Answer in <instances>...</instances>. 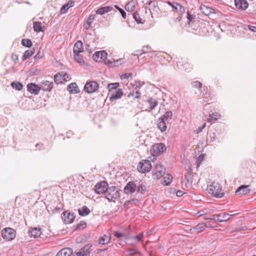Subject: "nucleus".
Here are the masks:
<instances>
[{
	"instance_id": "f257e3e1",
	"label": "nucleus",
	"mask_w": 256,
	"mask_h": 256,
	"mask_svg": "<svg viewBox=\"0 0 256 256\" xmlns=\"http://www.w3.org/2000/svg\"><path fill=\"white\" fill-rule=\"evenodd\" d=\"M106 198L109 201L115 202L116 199H118L120 196V192L116 190L115 186H108L105 194Z\"/></svg>"
},
{
	"instance_id": "f03ea898",
	"label": "nucleus",
	"mask_w": 256,
	"mask_h": 256,
	"mask_svg": "<svg viewBox=\"0 0 256 256\" xmlns=\"http://www.w3.org/2000/svg\"><path fill=\"white\" fill-rule=\"evenodd\" d=\"M222 188L220 185L218 183H212L209 186V192L213 195L214 196L221 198L224 195V192H221Z\"/></svg>"
},
{
	"instance_id": "7ed1b4c3",
	"label": "nucleus",
	"mask_w": 256,
	"mask_h": 256,
	"mask_svg": "<svg viewBox=\"0 0 256 256\" xmlns=\"http://www.w3.org/2000/svg\"><path fill=\"white\" fill-rule=\"evenodd\" d=\"M16 231L10 228H4L1 232L2 238L8 240H14L16 237Z\"/></svg>"
},
{
	"instance_id": "20e7f679",
	"label": "nucleus",
	"mask_w": 256,
	"mask_h": 256,
	"mask_svg": "<svg viewBox=\"0 0 256 256\" xmlns=\"http://www.w3.org/2000/svg\"><path fill=\"white\" fill-rule=\"evenodd\" d=\"M99 88V84L96 81L87 82L84 85V90L88 93L92 94L96 92Z\"/></svg>"
},
{
	"instance_id": "39448f33",
	"label": "nucleus",
	"mask_w": 256,
	"mask_h": 256,
	"mask_svg": "<svg viewBox=\"0 0 256 256\" xmlns=\"http://www.w3.org/2000/svg\"><path fill=\"white\" fill-rule=\"evenodd\" d=\"M151 168V164L148 160H142L139 163L137 167L138 170L143 174L150 172Z\"/></svg>"
},
{
	"instance_id": "423d86ee",
	"label": "nucleus",
	"mask_w": 256,
	"mask_h": 256,
	"mask_svg": "<svg viewBox=\"0 0 256 256\" xmlns=\"http://www.w3.org/2000/svg\"><path fill=\"white\" fill-rule=\"evenodd\" d=\"M61 217L64 224H69L73 222L76 216L74 212L67 210L62 212Z\"/></svg>"
},
{
	"instance_id": "0eeeda50",
	"label": "nucleus",
	"mask_w": 256,
	"mask_h": 256,
	"mask_svg": "<svg viewBox=\"0 0 256 256\" xmlns=\"http://www.w3.org/2000/svg\"><path fill=\"white\" fill-rule=\"evenodd\" d=\"M108 186V183L106 181H100L95 185L94 190L97 194H106Z\"/></svg>"
},
{
	"instance_id": "6e6552de",
	"label": "nucleus",
	"mask_w": 256,
	"mask_h": 256,
	"mask_svg": "<svg viewBox=\"0 0 256 256\" xmlns=\"http://www.w3.org/2000/svg\"><path fill=\"white\" fill-rule=\"evenodd\" d=\"M155 172L154 176L157 179H159L164 176L166 173V168L160 164H158L154 168Z\"/></svg>"
},
{
	"instance_id": "1a4fd4ad",
	"label": "nucleus",
	"mask_w": 256,
	"mask_h": 256,
	"mask_svg": "<svg viewBox=\"0 0 256 256\" xmlns=\"http://www.w3.org/2000/svg\"><path fill=\"white\" fill-rule=\"evenodd\" d=\"M136 188L137 185L134 182H129L124 188V191L126 194H132L136 190Z\"/></svg>"
},
{
	"instance_id": "9d476101",
	"label": "nucleus",
	"mask_w": 256,
	"mask_h": 256,
	"mask_svg": "<svg viewBox=\"0 0 256 256\" xmlns=\"http://www.w3.org/2000/svg\"><path fill=\"white\" fill-rule=\"evenodd\" d=\"M108 54L104 50L96 52L93 54V58L96 62L104 60L107 58Z\"/></svg>"
},
{
	"instance_id": "9b49d317",
	"label": "nucleus",
	"mask_w": 256,
	"mask_h": 256,
	"mask_svg": "<svg viewBox=\"0 0 256 256\" xmlns=\"http://www.w3.org/2000/svg\"><path fill=\"white\" fill-rule=\"evenodd\" d=\"M68 78V74L66 72H58L54 76V82L57 84L62 83Z\"/></svg>"
},
{
	"instance_id": "f8f14e48",
	"label": "nucleus",
	"mask_w": 256,
	"mask_h": 256,
	"mask_svg": "<svg viewBox=\"0 0 256 256\" xmlns=\"http://www.w3.org/2000/svg\"><path fill=\"white\" fill-rule=\"evenodd\" d=\"M152 152L154 155H158L160 152H164L166 150V146L162 143H158L154 144L152 146Z\"/></svg>"
},
{
	"instance_id": "ddd939ff",
	"label": "nucleus",
	"mask_w": 256,
	"mask_h": 256,
	"mask_svg": "<svg viewBox=\"0 0 256 256\" xmlns=\"http://www.w3.org/2000/svg\"><path fill=\"white\" fill-rule=\"evenodd\" d=\"M54 87L52 82L48 80H43L40 82V90L46 92H50Z\"/></svg>"
},
{
	"instance_id": "4468645a",
	"label": "nucleus",
	"mask_w": 256,
	"mask_h": 256,
	"mask_svg": "<svg viewBox=\"0 0 256 256\" xmlns=\"http://www.w3.org/2000/svg\"><path fill=\"white\" fill-rule=\"evenodd\" d=\"M236 8L239 10H244L248 6V3L246 0H234Z\"/></svg>"
},
{
	"instance_id": "2eb2a0df",
	"label": "nucleus",
	"mask_w": 256,
	"mask_h": 256,
	"mask_svg": "<svg viewBox=\"0 0 256 256\" xmlns=\"http://www.w3.org/2000/svg\"><path fill=\"white\" fill-rule=\"evenodd\" d=\"M27 88L28 92L34 94H38L40 90V86L34 83L28 84Z\"/></svg>"
},
{
	"instance_id": "dca6fc26",
	"label": "nucleus",
	"mask_w": 256,
	"mask_h": 256,
	"mask_svg": "<svg viewBox=\"0 0 256 256\" xmlns=\"http://www.w3.org/2000/svg\"><path fill=\"white\" fill-rule=\"evenodd\" d=\"M123 90L121 88L118 89L116 92L112 94L110 96V100L111 101L120 98L123 95Z\"/></svg>"
},
{
	"instance_id": "f3484780",
	"label": "nucleus",
	"mask_w": 256,
	"mask_h": 256,
	"mask_svg": "<svg viewBox=\"0 0 256 256\" xmlns=\"http://www.w3.org/2000/svg\"><path fill=\"white\" fill-rule=\"evenodd\" d=\"M230 216L229 214L226 212L216 214V216H217L216 221L220 222H226L229 219Z\"/></svg>"
},
{
	"instance_id": "a211bd4d",
	"label": "nucleus",
	"mask_w": 256,
	"mask_h": 256,
	"mask_svg": "<svg viewBox=\"0 0 256 256\" xmlns=\"http://www.w3.org/2000/svg\"><path fill=\"white\" fill-rule=\"evenodd\" d=\"M82 52H83V44L81 40H79L74 45L73 52L78 54Z\"/></svg>"
},
{
	"instance_id": "6ab92c4d",
	"label": "nucleus",
	"mask_w": 256,
	"mask_h": 256,
	"mask_svg": "<svg viewBox=\"0 0 256 256\" xmlns=\"http://www.w3.org/2000/svg\"><path fill=\"white\" fill-rule=\"evenodd\" d=\"M200 10L202 12L205 14L206 16H209L212 14L215 13L214 12V9L210 7H208L205 5H202L200 7Z\"/></svg>"
},
{
	"instance_id": "aec40b11",
	"label": "nucleus",
	"mask_w": 256,
	"mask_h": 256,
	"mask_svg": "<svg viewBox=\"0 0 256 256\" xmlns=\"http://www.w3.org/2000/svg\"><path fill=\"white\" fill-rule=\"evenodd\" d=\"M248 186L242 185L238 188L236 191V192L240 194H246L250 192V190L248 188Z\"/></svg>"
},
{
	"instance_id": "412c9836",
	"label": "nucleus",
	"mask_w": 256,
	"mask_h": 256,
	"mask_svg": "<svg viewBox=\"0 0 256 256\" xmlns=\"http://www.w3.org/2000/svg\"><path fill=\"white\" fill-rule=\"evenodd\" d=\"M28 233L30 234L31 236H34V238L40 237L42 234L41 229L36 228H31L28 230Z\"/></svg>"
},
{
	"instance_id": "4be33fe9",
	"label": "nucleus",
	"mask_w": 256,
	"mask_h": 256,
	"mask_svg": "<svg viewBox=\"0 0 256 256\" xmlns=\"http://www.w3.org/2000/svg\"><path fill=\"white\" fill-rule=\"evenodd\" d=\"M72 254V250L70 248H65L61 250L56 256H70Z\"/></svg>"
},
{
	"instance_id": "5701e85b",
	"label": "nucleus",
	"mask_w": 256,
	"mask_h": 256,
	"mask_svg": "<svg viewBox=\"0 0 256 256\" xmlns=\"http://www.w3.org/2000/svg\"><path fill=\"white\" fill-rule=\"evenodd\" d=\"M67 90L71 94H77L80 92L78 88L76 82L70 84L67 86Z\"/></svg>"
},
{
	"instance_id": "b1692460",
	"label": "nucleus",
	"mask_w": 256,
	"mask_h": 256,
	"mask_svg": "<svg viewBox=\"0 0 256 256\" xmlns=\"http://www.w3.org/2000/svg\"><path fill=\"white\" fill-rule=\"evenodd\" d=\"M166 121L160 118L158 120V128L161 132H164L166 130L167 126Z\"/></svg>"
},
{
	"instance_id": "393cba45",
	"label": "nucleus",
	"mask_w": 256,
	"mask_h": 256,
	"mask_svg": "<svg viewBox=\"0 0 256 256\" xmlns=\"http://www.w3.org/2000/svg\"><path fill=\"white\" fill-rule=\"evenodd\" d=\"M120 84L118 82L108 84L106 86L109 92L108 94L111 95L112 94L116 92Z\"/></svg>"
},
{
	"instance_id": "a878e982",
	"label": "nucleus",
	"mask_w": 256,
	"mask_h": 256,
	"mask_svg": "<svg viewBox=\"0 0 256 256\" xmlns=\"http://www.w3.org/2000/svg\"><path fill=\"white\" fill-rule=\"evenodd\" d=\"M34 30L39 32H44L46 28L44 26H42V24L40 22H33Z\"/></svg>"
},
{
	"instance_id": "bb28decb",
	"label": "nucleus",
	"mask_w": 256,
	"mask_h": 256,
	"mask_svg": "<svg viewBox=\"0 0 256 256\" xmlns=\"http://www.w3.org/2000/svg\"><path fill=\"white\" fill-rule=\"evenodd\" d=\"M173 10L179 15L182 16L185 12V8L178 3H176V6H173Z\"/></svg>"
},
{
	"instance_id": "cd10ccee",
	"label": "nucleus",
	"mask_w": 256,
	"mask_h": 256,
	"mask_svg": "<svg viewBox=\"0 0 256 256\" xmlns=\"http://www.w3.org/2000/svg\"><path fill=\"white\" fill-rule=\"evenodd\" d=\"M74 0H69L68 2L63 5L62 8L60 9V13L64 14L67 10L69 9V8L74 6Z\"/></svg>"
},
{
	"instance_id": "c85d7f7f",
	"label": "nucleus",
	"mask_w": 256,
	"mask_h": 256,
	"mask_svg": "<svg viewBox=\"0 0 256 256\" xmlns=\"http://www.w3.org/2000/svg\"><path fill=\"white\" fill-rule=\"evenodd\" d=\"M112 9V8L110 6L101 7L96 10V14L102 15L106 12L111 11Z\"/></svg>"
},
{
	"instance_id": "c756f323",
	"label": "nucleus",
	"mask_w": 256,
	"mask_h": 256,
	"mask_svg": "<svg viewBox=\"0 0 256 256\" xmlns=\"http://www.w3.org/2000/svg\"><path fill=\"white\" fill-rule=\"evenodd\" d=\"M78 214L81 216H86L90 213V209L86 206L78 210Z\"/></svg>"
},
{
	"instance_id": "7c9ffc66",
	"label": "nucleus",
	"mask_w": 256,
	"mask_h": 256,
	"mask_svg": "<svg viewBox=\"0 0 256 256\" xmlns=\"http://www.w3.org/2000/svg\"><path fill=\"white\" fill-rule=\"evenodd\" d=\"M146 102L149 104V108L150 110H154L158 104V100L152 98H148L146 100Z\"/></svg>"
},
{
	"instance_id": "2f4dec72",
	"label": "nucleus",
	"mask_w": 256,
	"mask_h": 256,
	"mask_svg": "<svg viewBox=\"0 0 256 256\" xmlns=\"http://www.w3.org/2000/svg\"><path fill=\"white\" fill-rule=\"evenodd\" d=\"M35 50L34 48H32V50H26L24 55L22 56V61H24L28 58L30 56L33 55V54L34 53Z\"/></svg>"
},
{
	"instance_id": "473e14b6",
	"label": "nucleus",
	"mask_w": 256,
	"mask_h": 256,
	"mask_svg": "<svg viewBox=\"0 0 256 256\" xmlns=\"http://www.w3.org/2000/svg\"><path fill=\"white\" fill-rule=\"evenodd\" d=\"M206 228V225L204 223L198 224L196 226L191 228L190 231H196L197 232H202Z\"/></svg>"
},
{
	"instance_id": "72a5a7b5",
	"label": "nucleus",
	"mask_w": 256,
	"mask_h": 256,
	"mask_svg": "<svg viewBox=\"0 0 256 256\" xmlns=\"http://www.w3.org/2000/svg\"><path fill=\"white\" fill-rule=\"evenodd\" d=\"M164 182L162 184L165 186L169 185L172 182V175L169 174H166L163 176Z\"/></svg>"
},
{
	"instance_id": "f704fd0d",
	"label": "nucleus",
	"mask_w": 256,
	"mask_h": 256,
	"mask_svg": "<svg viewBox=\"0 0 256 256\" xmlns=\"http://www.w3.org/2000/svg\"><path fill=\"white\" fill-rule=\"evenodd\" d=\"M128 98H134V99H140L141 98V94L139 92V90H136V92L133 90L132 92H130L127 96Z\"/></svg>"
},
{
	"instance_id": "c9c22d12",
	"label": "nucleus",
	"mask_w": 256,
	"mask_h": 256,
	"mask_svg": "<svg viewBox=\"0 0 256 256\" xmlns=\"http://www.w3.org/2000/svg\"><path fill=\"white\" fill-rule=\"evenodd\" d=\"M110 236L104 235L99 239L98 243L102 245L106 244L110 242Z\"/></svg>"
},
{
	"instance_id": "e433bc0d",
	"label": "nucleus",
	"mask_w": 256,
	"mask_h": 256,
	"mask_svg": "<svg viewBox=\"0 0 256 256\" xmlns=\"http://www.w3.org/2000/svg\"><path fill=\"white\" fill-rule=\"evenodd\" d=\"M11 86L18 90H21L23 88L22 84L19 82H14L10 84Z\"/></svg>"
},
{
	"instance_id": "4c0bfd02",
	"label": "nucleus",
	"mask_w": 256,
	"mask_h": 256,
	"mask_svg": "<svg viewBox=\"0 0 256 256\" xmlns=\"http://www.w3.org/2000/svg\"><path fill=\"white\" fill-rule=\"evenodd\" d=\"M92 244H86L84 246L80 248V250L82 251V253L84 256H86L90 252V248L92 246Z\"/></svg>"
},
{
	"instance_id": "58836bf2",
	"label": "nucleus",
	"mask_w": 256,
	"mask_h": 256,
	"mask_svg": "<svg viewBox=\"0 0 256 256\" xmlns=\"http://www.w3.org/2000/svg\"><path fill=\"white\" fill-rule=\"evenodd\" d=\"M80 53H74V60L80 64H84V61L82 56L80 54Z\"/></svg>"
},
{
	"instance_id": "ea45409f",
	"label": "nucleus",
	"mask_w": 256,
	"mask_h": 256,
	"mask_svg": "<svg viewBox=\"0 0 256 256\" xmlns=\"http://www.w3.org/2000/svg\"><path fill=\"white\" fill-rule=\"evenodd\" d=\"M172 111H168L160 118L164 119V120L166 122H168L172 119Z\"/></svg>"
},
{
	"instance_id": "a19ab883",
	"label": "nucleus",
	"mask_w": 256,
	"mask_h": 256,
	"mask_svg": "<svg viewBox=\"0 0 256 256\" xmlns=\"http://www.w3.org/2000/svg\"><path fill=\"white\" fill-rule=\"evenodd\" d=\"M21 44L23 46L28 48H30L32 45V40L28 38L22 39Z\"/></svg>"
},
{
	"instance_id": "79ce46f5",
	"label": "nucleus",
	"mask_w": 256,
	"mask_h": 256,
	"mask_svg": "<svg viewBox=\"0 0 256 256\" xmlns=\"http://www.w3.org/2000/svg\"><path fill=\"white\" fill-rule=\"evenodd\" d=\"M184 179L186 180V182L185 183L186 186L187 188L190 186L192 182V175L188 174L185 175Z\"/></svg>"
},
{
	"instance_id": "37998d69",
	"label": "nucleus",
	"mask_w": 256,
	"mask_h": 256,
	"mask_svg": "<svg viewBox=\"0 0 256 256\" xmlns=\"http://www.w3.org/2000/svg\"><path fill=\"white\" fill-rule=\"evenodd\" d=\"M216 134L214 132H210L208 134L206 140L210 142H212L216 140Z\"/></svg>"
},
{
	"instance_id": "c03bdc74",
	"label": "nucleus",
	"mask_w": 256,
	"mask_h": 256,
	"mask_svg": "<svg viewBox=\"0 0 256 256\" xmlns=\"http://www.w3.org/2000/svg\"><path fill=\"white\" fill-rule=\"evenodd\" d=\"M132 15L138 24H143L144 22V20L140 18L139 14L137 12H134Z\"/></svg>"
},
{
	"instance_id": "a18cd8bd",
	"label": "nucleus",
	"mask_w": 256,
	"mask_h": 256,
	"mask_svg": "<svg viewBox=\"0 0 256 256\" xmlns=\"http://www.w3.org/2000/svg\"><path fill=\"white\" fill-rule=\"evenodd\" d=\"M94 18H95V15H94V14H92V15L90 16L88 20H87L86 24L84 26V28L86 30L88 29L90 26L91 25V24H92V20H94Z\"/></svg>"
},
{
	"instance_id": "49530a36",
	"label": "nucleus",
	"mask_w": 256,
	"mask_h": 256,
	"mask_svg": "<svg viewBox=\"0 0 256 256\" xmlns=\"http://www.w3.org/2000/svg\"><path fill=\"white\" fill-rule=\"evenodd\" d=\"M220 118V115L218 113H212V114L210 115V118L208 119V122H211L212 120H216Z\"/></svg>"
},
{
	"instance_id": "de8ad7c7",
	"label": "nucleus",
	"mask_w": 256,
	"mask_h": 256,
	"mask_svg": "<svg viewBox=\"0 0 256 256\" xmlns=\"http://www.w3.org/2000/svg\"><path fill=\"white\" fill-rule=\"evenodd\" d=\"M138 192L144 194L146 190V186L142 184L137 185L136 190Z\"/></svg>"
},
{
	"instance_id": "09e8293b",
	"label": "nucleus",
	"mask_w": 256,
	"mask_h": 256,
	"mask_svg": "<svg viewBox=\"0 0 256 256\" xmlns=\"http://www.w3.org/2000/svg\"><path fill=\"white\" fill-rule=\"evenodd\" d=\"M86 222L84 220H82L78 224L76 228V230H82V229L86 228Z\"/></svg>"
},
{
	"instance_id": "8fccbe9b",
	"label": "nucleus",
	"mask_w": 256,
	"mask_h": 256,
	"mask_svg": "<svg viewBox=\"0 0 256 256\" xmlns=\"http://www.w3.org/2000/svg\"><path fill=\"white\" fill-rule=\"evenodd\" d=\"M144 84V82L141 81H136L134 86H135V90H138L139 88Z\"/></svg>"
},
{
	"instance_id": "3c124183",
	"label": "nucleus",
	"mask_w": 256,
	"mask_h": 256,
	"mask_svg": "<svg viewBox=\"0 0 256 256\" xmlns=\"http://www.w3.org/2000/svg\"><path fill=\"white\" fill-rule=\"evenodd\" d=\"M192 86L193 88H198L200 89L202 87V84L199 81H194L192 82Z\"/></svg>"
},
{
	"instance_id": "603ef678",
	"label": "nucleus",
	"mask_w": 256,
	"mask_h": 256,
	"mask_svg": "<svg viewBox=\"0 0 256 256\" xmlns=\"http://www.w3.org/2000/svg\"><path fill=\"white\" fill-rule=\"evenodd\" d=\"M186 17L188 20V24H190L191 22L195 18V16L191 14L189 11L187 12Z\"/></svg>"
},
{
	"instance_id": "864d4df0",
	"label": "nucleus",
	"mask_w": 256,
	"mask_h": 256,
	"mask_svg": "<svg viewBox=\"0 0 256 256\" xmlns=\"http://www.w3.org/2000/svg\"><path fill=\"white\" fill-rule=\"evenodd\" d=\"M128 252H129V256H134L136 254H140V252L138 250L134 248H130L128 250Z\"/></svg>"
},
{
	"instance_id": "5fc2aeb1",
	"label": "nucleus",
	"mask_w": 256,
	"mask_h": 256,
	"mask_svg": "<svg viewBox=\"0 0 256 256\" xmlns=\"http://www.w3.org/2000/svg\"><path fill=\"white\" fill-rule=\"evenodd\" d=\"M114 7L119 10L122 18L124 19L126 18V15L125 11L122 8H120L118 5H115Z\"/></svg>"
},
{
	"instance_id": "6e6d98bb",
	"label": "nucleus",
	"mask_w": 256,
	"mask_h": 256,
	"mask_svg": "<svg viewBox=\"0 0 256 256\" xmlns=\"http://www.w3.org/2000/svg\"><path fill=\"white\" fill-rule=\"evenodd\" d=\"M133 1L130 2L126 6V10H130L132 11L133 10L134 8V6L133 5Z\"/></svg>"
},
{
	"instance_id": "4d7b16f0",
	"label": "nucleus",
	"mask_w": 256,
	"mask_h": 256,
	"mask_svg": "<svg viewBox=\"0 0 256 256\" xmlns=\"http://www.w3.org/2000/svg\"><path fill=\"white\" fill-rule=\"evenodd\" d=\"M204 155L203 154H200L196 159V164L197 166H198L200 162L203 160Z\"/></svg>"
},
{
	"instance_id": "13d9d810",
	"label": "nucleus",
	"mask_w": 256,
	"mask_h": 256,
	"mask_svg": "<svg viewBox=\"0 0 256 256\" xmlns=\"http://www.w3.org/2000/svg\"><path fill=\"white\" fill-rule=\"evenodd\" d=\"M143 236H144V232H142L140 233L139 234L135 236L134 237H132V238L136 240L138 242L141 241L142 238L143 237Z\"/></svg>"
},
{
	"instance_id": "bf43d9fd",
	"label": "nucleus",
	"mask_w": 256,
	"mask_h": 256,
	"mask_svg": "<svg viewBox=\"0 0 256 256\" xmlns=\"http://www.w3.org/2000/svg\"><path fill=\"white\" fill-rule=\"evenodd\" d=\"M132 72H127L125 73L124 74H122V78L124 79H128L130 78H132Z\"/></svg>"
},
{
	"instance_id": "052dcab7",
	"label": "nucleus",
	"mask_w": 256,
	"mask_h": 256,
	"mask_svg": "<svg viewBox=\"0 0 256 256\" xmlns=\"http://www.w3.org/2000/svg\"><path fill=\"white\" fill-rule=\"evenodd\" d=\"M114 236L118 238H122L126 237V236L124 234L120 232H115L114 233Z\"/></svg>"
},
{
	"instance_id": "680f3d73",
	"label": "nucleus",
	"mask_w": 256,
	"mask_h": 256,
	"mask_svg": "<svg viewBox=\"0 0 256 256\" xmlns=\"http://www.w3.org/2000/svg\"><path fill=\"white\" fill-rule=\"evenodd\" d=\"M11 58L12 61L16 64L18 60V56L16 54H12L11 55Z\"/></svg>"
},
{
	"instance_id": "e2e57ef3",
	"label": "nucleus",
	"mask_w": 256,
	"mask_h": 256,
	"mask_svg": "<svg viewBox=\"0 0 256 256\" xmlns=\"http://www.w3.org/2000/svg\"><path fill=\"white\" fill-rule=\"evenodd\" d=\"M247 229V228L246 226H241L238 228H236L234 231L235 232H240V231H244Z\"/></svg>"
},
{
	"instance_id": "0e129e2a",
	"label": "nucleus",
	"mask_w": 256,
	"mask_h": 256,
	"mask_svg": "<svg viewBox=\"0 0 256 256\" xmlns=\"http://www.w3.org/2000/svg\"><path fill=\"white\" fill-rule=\"evenodd\" d=\"M122 60V59H119L116 60H114V66H118L122 64L121 61Z\"/></svg>"
},
{
	"instance_id": "69168bd1",
	"label": "nucleus",
	"mask_w": 256,
	"mask_h": 256,
	"mask_svg": "<svg viewBox=\"0 0 256 256\" xmlns=\"http://www.w3.org/2000/svg\"><path fill=\"white\" fill-rule=\"evenodd\" d=\"M30 74L32 76L36 75L38 74V70L35 68H32L30 70Z\"/></svg>"
},
{
	"instance_id": "338daca9",
	"label": "nucleus",
	"mask_w": 256,
	"mask_h": 256,
	"mask_svg": "<svg viewBox=\"0 0 256 256\" xmlns=\"http://www.w3.org/2000/svg\"><path fill=\"white\" fill-rule=\"evenodd\" d=\"M42 57V54L40 53V52H38L34 56V58L36 60L38 58L40 59Z\"/></svg>"
},
{
	"instance_id": "774afa93",
	"label": "nucleus",
	"mask_w": 256,
	"mask_h": 256,
	"mask_svg": "<svg viewBox=\"0 0 256 256\" xmlns=\"http://www.w3.org/2000/svg\"><path fill=\"white\" fill-rule=\"evenodd\" d=\"M36 147L39 150H43L44 148V146L43 144L38 143L36 145Z\"/></svg>"
}]
</instances>
